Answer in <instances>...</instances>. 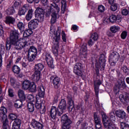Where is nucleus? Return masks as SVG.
I'll return each instance as SVG.
<instances>
[{"label":"nucleus","mask_w":129,"mask_h":129,"mask_svg":"<svg viewBox=\"0 0 129 129\" xmlns=\"http://www.w3.org/2000/svg\"><path fill=\"white\" fill-rule=\"evenodd\" d=\"M119 99L122 102H129V94L125 93L124 95H120Z\"/></svg>","instance_id":"a878e982"},{"label":"nucleus","mask_w":129,"mask_h":129,"mask_svg":"<svg viewBox=\"0 0 129 129\" xmlns=\"http://www.w3.org/2000/svg\"><path fill=\"white\" fill-rule=\"evenodd\" d=\"M27 107L28 110L30 112H33L35 110V107H34V102H28Z\"/></svg>","instance_id":"c756f323"},{"label":"nucleus","mask_w":129,"mask_h":129,"mask_svg":"<svg viewBox=\"0 0 129 129\" xmlns=\"http://www.w3.org/2000/svg\"><path fill=\"white\" fill-rule=\"evenodd\" d=\"M5 23L8 25H14L16 23V19L13 17L8 16L6 18Z\"/></svg>","instance_id":"393cba45"},{"label":"nucleus","mask_w":129,"mask_h":129,"mask_svg":"<svg viewBox=\"0 0 129 129\" xmlns=\"http://www.w3.org/2000/svg\"><path fill=\"white\" fill-rule=\"evenodd\" d=\"M31 82L28 80L24 81L22 83V88L25 90H28L30 88Z\"/></svg>","instance_id":"bb28decb"},{"label":"nucleus","mask_w":129,"mask_h":129,"mask_svg":"<svg viewBox=\"0 0 129 129\" xmlns=\"http://www.w3.org/2000/svg\"><path fill=\"white\" fill-rule=\"evenodd\" d=\"M62 123V129H69L71 127V123H72V121L69 118L68 115L65 114H63L60 119Z\"/></svg>","instance_id":"39448f33"},{"label":"nucleus","mask_w":129,"mask_h":129,"mask_svg":"<svg viewBox=\"0 0 129 129\" xmlns=\"http://www.w3.org/2000/svg\"><path fill=\"white\" fill-rule=\"evenodd\" d=\"M61 36H62V39L63 40V42H66V34L64 31H61Z\"/></svg>","instance_id":"13d9d810"},{"label":"nucleus","mask_w":129,"mask_h":129,"mask_svg":"<svg viewBox=\"0 0 129 129\" xmlns=\"http://www.w3.org/2000/svg\"><path fill=\"white\" fill-rule=\"evenodd\" d=\"M95 42V41L93 40L92 39L90 38V40L88 42V44L90 47H91L94 44Z\"/></svg>","instance_id":"6e6d98bb"},{"label":"nucleus","mask_w":129,"mask_h":129,"mask_svg":"<svg viewBox=\"0 0 129 129\" xmlns=\"http://www.w3.org/2000/svg\"><path fill=\"white\" fill-rule=\"evenodd\" d=\"M22 104H23L22 101L17 100L15 102L14 106L16 108H21L22 107Z\"/></svg>","instance_id":"37998d69"},{"label":"nucleus","mask_w":129,"mask_h":129,"mask_svg":"<svg viewBox=\"0 0 129 129\" xmlns=\"http://www.w3.org/2000/svg\"><path fill=\"white\" fill-rule=\"evenodd\" d=\"M122 69L123 72L125 73V74H127V75H129V69L127 68V67L124 66L122 68Z\"/></svg>","instance_id":"603ef678"},{"label":"nucleus","mask_w":129,"mask_h":129,"mask_svg":"<svg viewBox=\"0 0 129 129\" xmlns=\"http://www.w3.org/2000/svg\"><path fill=\"white\" fill-rule=\"evenodd\" d=\"M12 70L15 74H20V72H21V69H20V67L17 65L14 66Z\"/></svg>","instance_id":"72a5a7b5"},{"label":"nucleus","mask_w":129,"mask_h":129,"mask_svg":"<svg viewBox=\"0 0 129 129\" xmlns=\"http://www.w3.org/2000/svg\"><path fill=\"white\" fill-rule=\"evenodd\" d=\"M99 62L100 63V65L98 64V62H96L95 64V67L96 68V71L97 74L99 73V67L101 71H103V70H104V68H105V56L104 54L101 55L99 58Z\"/></svg>","instance_id":"423d86ee"},{"label":"nucleus","mask_w":129,"mask_h":129,"mask_svg":"<svg viewBox=\"0 0 129 129\" xmlns=\"http://www.w3.org/2000/svg\"><path fill=\"white\" fill-rule=\"evenodd\" d=\"M121 14L123 16H127V15H128V10L126 9H123L122 10Z\"/></svg>","instance_id":"bf43d9fd"},{"label":"nucleus","mask_w":129,"mask_h":129,"mask_svg":"<svg viewBox=\"0 0 129 129\" xmlns=\"http://www.w3.org/2000/svg\"><path fill=\"white\" fill-rule=\"evenodd\" d=\"M32 34H33V31H32V29H28L24 31L23 33V37H24V38H27V37L31 36Z\"/></svg>","instance_id":"473e14b6"},{"label":"nucleus","mask_w":129,"mask_h":129,"mask_svg":"<svg viewBox=\"0 0 129 129\" xmlns=\"http://www.w3.org/2000/svg\"><path fill=\"white\" fill-rule=\"evenodd\" d=\"M120 127L121 129H129V124L124 122H120Z\"/></svg>","instance_id":"58836bf2"},{"label":"nucleus","mask_w":129,"mask_h":129,"mask_svg":"<svg viewBox=\"0 0 129 129\" xmlns=\"http://www.w3.org/2000/svg\"><path fill=\"white\" fill-rule=\"evenodd\" d=\"M67 107V104L66 103V100L64 99H61L59 102L58 106V112L57 115L58 116H61V114H63L66 110Z\"/></svg>","instance_id":"9d476101"},{"label":"nucleus","mask_w":129,"mask_h":129,"mask_svg":"<svg viewBox=\"0 0 129 129\" xmlns=\"http://www.w3.org/2000/svg\"><path fill=\"white\" fill-rule=\"evenodd\" d=\"M61 13L62 14H64L65 13V11H66V8L67 7V4L66 0H62L61 1Z\"/></svg>","instance_id":"7c9ffc66"},{"label":"nucleus","mask_w":129,"mask_h":129,"mask_svg":"<svg viewBox=\"0 0 129 129\" xmlns=\"http://www.w3.org/2000/svg\"><path fill=\"white\" fill-rule=\"evenodd\" d=\"M82 69H83V67H82V63H76L74 68V72L76 75L80 76L82 73Z\"/></svg>","instance_id":"f3484780"},{"label":"nucleus","mask_w":129,"mask_h":129,"mask_svg":"<svg viewBox=\"0 0 129 129\" xmlns=\"http://www.w3.org/2000/svg\"><path fill=\"white\" fill-rule=\"evenodd\" d=\"M109 116L110 117V120H111L113 122H114L115 120H116L114 112H111V113H109Z\"/></svg>","instance_id":"a19ab883"},{"label":"nucleus","mask_w":129,"mask_h":129,"mask_svg":"<svg viewBox=\"0 0 129 129\" xmlns=\"http://www.w3.org/2000/svg\"><path fill=\"white\" fill-rule=\"evenodd\" d=\"M33 17V9L29 10L26 16L27 21H30Z\"/></svg>","instance_id":"2f4dec72"},{"label":"nucleus","mask_w":129,"mask_h":129,"mask_svg":"<svg viewBox=\"0 0 129 129\" xmlns=\"http://www.w3.org/2000/svg\"><path fill=\"white\" fill-rule=\"evenodd\" d=\"M121 16L118 15L116 16V22H117V23H120L121 22Z\"/></svg>","instance_id":"680f3d73"},{"label":"nucleus","mask_w":129,"mask_h":129,"mask_svg":"<svg viewBox=\"0 0 129 129\" xmlns=\"http://www.w3.org/2000/svg\"><path fill=\"white\" fill-rule=\"evenodd\" d=\"M90 38L92 39V40L95 41V42H96V41H97V40H98V34H97V33L95 32L94 33H93L90 37Z\"/></svg>","instance_id":"79ce46f5"},{"label":"nucleus","mask_w":129,"mask_h":129,"mask_svg":"<svg viewBox=\"0 0 129 129\" xmlns=\"http://www.w3.org/2000/svg\"><path fill=\"white\" fill-rule=\"evenodd\" d=\"M39 20H32L30 22H29L28 23V27L29 29L31 30H33V29H36V28L38 27V26L39 25Z\"/></svg>","instance_id":"6ab92c4d"},{"label":"nucleus","mask_w":129,"mask_h":129,"mask_svg":"<svg viewBox=\"0 0 129 129\" xmlns=\"http://www.w3.org/2000/svg\"><path fill=\"white\" fill-rule=\"evenodd\" d=\"M28 90H29L30 92H36L37 90L36 85H35L34 83H31Z\"/></svg>","instance_id":"e433bc0d"},{"label":"nucleus","mask_w":129,"mask_h":129,"mask_svg":"<svg viewBox=\"0 0 129 129\" xmlns=\"http://www.w3.org/2000/svg\"><path fill=\"white\" fill-rule=\"evenodd\" d=\"M94 118L95 124L101 123V119H100V118L98 116H97V115L94 114Z\"/></svg>","instance_id":"4c0bfd02"},{"label":"nucleus","mask_w":129,"mask_h":129,"mask_svg":"<svg viewBox=\"0 0 129 129\" xmlns=\"http://www.w3.org/2000/svg\"><path fill=\"white\" fill-rule=\"evenodd\" d=\"M98 10L100 12V13H102V12H104L105 8L103 6L100 5L98 7Z\"/></svg>","instance_id":"4d7b16f0"},{"label":"nucleus","mask_w":129,"mask_h":129,"mask_svg":"<svg viewBox=\"0 0 129 129\" xmlns=\"http://www.w3.org/2000/svg\"><path fill=\"white\" fill-rule=\"evenodd\" d=\"M6 13L7 15H14V14H15L16 12L15 11V9H14L13 7H10L6 10Z\"/></svg>","instance_id":"ea45409f"},{"label":"nucleus","mask_w":129,"mask_h":129,"mask_svg":"<svg viewBox=\"0 0 129 129\" xmlns=\"http://www.w3.org/2000/svg\"><path fill=\"white\" fill-rule=\"evenodd\" d=\"M0 36L1 37L4 36V27L2 24H0Z\"/></svg>","instance_id":"052dcab7"},{"label":"nucleus","mask_w":129,"mask_h":129,"mask_svg":"<svg viewBox=\"0 0 129 129\" xmlns=\"http://www.w3.org/2000/svg\"><path fill=\"white\" fill-rule=\"evenodd\" d=\"M118 7V5L117 4H112L111 6V10L113 12H115L117 10V8Z\"/></svg>","instance_id":"09e8293b"},{"label":"nucleus","mask_w":129,"mask_h":129,"mask_svg":"<svg viewBox=\"0 0 129 129\" xmlns=\"http://www.w3.org/2000/svg\"><path fill=\"white\" fill-rule=\"evenodd\" d=\"M8 95L10 97H14L15 96V92L13 89L9 88L8 89Z\"/></svg>","instance_id":"c03bdc74"},{"label":"nucleus","mask_w":129,"mask_h":129,"mask_svg":"<svg viewBox=\"0 0 129 129\" xmlns=\"http://www.w3.org/2000/svg\"><path fill=\"white\" fill-rule=\"evenodd\" d=\"M110 30L112 33H116V32H118L120 30V28L118 26L113 25L110 27Z\"/></svg>","instance_id":"f704fd0d"},{"label":"nucleus","mask_w":129,"mask_h":129,"mask_svg":"<svg viewBox=\"0 0 129 129\" xmlns=\"http://www.w3.org/2000/svg\"><path fill=\"white\" fill-rule=\"evenodd\" d=\"M27 99L29 100V102H34L35 103V98L33 95H28L27 96Z\"/></svg>","instance_id":"8fccbe9b"},{"label":"nucleus","mask_w":129,"mask_h":129,"mask_svg":"<svg viewBox=\"0 0 129 129\" xmlns=\"http://www.w3.org/2000/svg\"><path fill=\"white\" fill-rule=\"evenodd\" d=\"M5 51V46L2 45H0V52H4Z\"/></svg>","instance_id":"774afa93"},{"label":"nucleus","mask_w":129,"mask_h":129,"mask_svg":"<svg viewBox=\"0 0 129 129\" xmlns=\"http://www.w3.org/2000/svg\"><path fill=\"white\" fill-rule=\"evenodd\" d=\"M10 44L13 45L16 50H22L28 46V41L24 38L19 39L18 31L12 30L10 32Z\"/></svg>","instance_id":"f257e3e1"},{"label":"nucleus","mask_w":129,"mask_h":129,"mask_svg":"<svg viewBox=\"0 0 129 129\" xmlns=\"http://www.w3.org/2000/svg\"><path fill=\"white\" fill-rule=\"evenodd\" d=\"M38 95L36 96V101L35 103V107L39 109L42 107V103H43V100L42 98H44L45 96V88L44 86H40L38 88Z\"/></svg>","instance_id":"20e7f679"},{"label":"nucleus","mask_w":129,"mask_h":129,"mask_svg":"<svg viewBox=\"0 0 129 129\" xmlns=\"http://www.w3.org/2000/svg\"><path fill=\"white\" fill-rule=\"evenodd\" d=\"M119 88H125V83L124 82V80H118V85Z\"/></svg>","instance_id":"c9c22d12"},{"label":"nucleus","mask_w":129,"mask_h":129,"mask_svg":"<svg viewBox=\"0 0 129 129\" xmlns=\"http://www.w3.org/2000/svg\"><path fill=\"white\" fill-rule=\"evenodd\" d=\"M29 10V5L25 4L23 5V6L18 11V15L19 16H24L27 13V11Z\"/></svg>","instance_id":"412c9836"},{"label":"nucleus","mask_w":129,"mask_h":129,"mask_svg":"<svg viewBox=\"0 0 129 129\" xmlns=\"http://www.w3.org/2000/svg\"><path fill=\"white\" fill-rule=\"evenodd\" d=\"M121 39H123V40H124L125 38H126V36H127V33L126 31H123L121 34Z\"/></svg>","instance_id":"864d4df0"},{"label":"nucleus","mask_w":129,"mask_h":129,"mask_svg":"<svg viewBox=\"0 0 129 129\" xmlns=\"http://www.w3.org/2000/svg\"><path fill=\"white\" fill-rule=\"evenodd\" d=\"M101 114L102 117V121L104 124V127L105 128L109 129L113 125L112 124V122L111 120L109 119V118L107 117L106 114L104 112H101Z\"/></svg>","instance_id":"6e6552de"},{"label":"nucleus","mask_w":129,"mask_h":129,"mask_svg":"<svg viewBox=\"0 0 129 129\" xmlns=\"http://www.w3.org/2000/svg\"><path fill=\"white\" fill-rule=\"evenodd\" d=\"M109 19L111 23H115L116 22V16L115 15H111Z\"/></svg>","instance_id":"49530a36"},{"label":"nucleus","mask_w":129,"mask_h":129,"mask_svg":"<svg viewBox=\"0 0 129 129\" xmlns=\"http://www.w3.org/2000/svg\"><path fill=\"white\" fill-rule=\"evenodd\" d=\"M10 82L11 83L12 86H13L14 88L17 87V84H16V81L15 80V79L11 78L10 79Z\"/></svg>","instance_id":"3c124183"},{"label":"nucleus","mask_w":129,"mask_h":129,"mask_svg":"<svg viewBox=\"0 0 129 129\" xmlns=\"http://www.w3.org/2000/svg\"><path fill=\"white\" fill-rule=\"evenodd\" d=\"M45 12L44 10L41 8H37L35 11V16L37 18L39 22L44 21Z\"/></svg>","instance_id":"ddd939ff"},{"label":"nucleus","mask_w":129,"mask_h":129,"mask_svg":"<svg viewBox=\"0 0 129 129\" xmlns=\"http://www.w3.org/2000/svg\"><path fill=\"white\" fill-rule=\"evenodd\" d=\"M6 113H7V108L5 107H1L0 108V118L3 121L4 125L8 123V116Z\"/></svg>","instance_id":"9b49d317"},{"label":"nucleus","mask_w":129,"mask_h":129,"mask_svg":"<svg viewBox=\"0 0 129 129\" xmlns=\"http://www.w3.org/2000/svg\"><path fill=\"white\" fill-rule=\"evenodd\" d=\"M110 22V20L109 18H106L104 20V23L106 25H107V24H109Z\"/></svg>","instance_id":"338daca9"},{"label":"nucleus","mask_w":129,"mask_h":129,"mask_svg":"<svg viewBox=\"0 0 129 129\" xmlns=\"http://www.w3.org/2000/svg\"><path fill=\"white\" fill-rule=\"evenodd\" d=\"M95 129H102V125H101V123L99 124H95Z\"/></svg>","instance_id":"e2e57ef3"},{"label":"nucleus","mask_w":129,"mask_h":129,"mask_svg":"<svg viewBox=\"0 0 129 129\" xmlns=\"http://www.w3.org/2000/svg\"><path fill=\"white\" fill-rule=\"evenodd\" d=\"M18 94L19 98L22 100L26 99V95H25V92L22 90H19L18 92Z\"/></svg>","instance_id":"c85d7f7f"},{"label":"nucleus","mask_w":129,"mask_h":129,"mask_svg":"<svg viewBox=\"0 0 129 129\" xmlns=\"http://www.w3.org/2000/svg\"><path fill=\"white\" fill-rule=\"evenodd\" d=\"M22 4V1L20 0H16L14 3V6L15 8H19L21 7V5Z\"/></svg>","instance_id":"de8ad7c7"},{"label":"nucleus","mask_w":129,"mask_h":129,"mask_svg":"<svg viewBox=\"0 0 129 129\" xmlns=\"http://www.w3.org/2000/svg\"><path fill=\"white\" fill-rule=\"evenodd\" d=\"M9 117L12 120H15L13 123L12 129H20V127H21V119H17V117H18L17 114L11 113Z\"/></svg>","instance_id":"0eeeda50"},{"label":"nucleus","mask_w":129,"mask_h":129,"mask_svg":"<svg viewBox=\"0 0 129 129\" xmlns=\"http://www.w3.org/2000/svg\"><path fill=\"white\" fill-rule=\"evenodd\" d=\"M32 78L33 81H35V82H38V81H39L41 79V72H36L34 71V72L32 76Z\"/></svg>","instance_id":"b1692460"},{"label":"nucleus","mask_w":129,"mask_h":129,"mask_svg":"<svg viewBox=\"0 0 129 129\" xmlns=\"http://www.w3.org/2000/svg\"><path fill=\"white\" fill-rule=\"evenodd\" d=\"M43 69H44V65H43V64L39 63L35 65L34 71L41 72Z\"/></svg>","instance_id":"cd10ccee"},{"label":"nucleus","mask_w":129,"mask_h":129,"mask_svg":"<svg viewBox=\"0 0 129 129\" xmlns=\"http://www.w3.org/2000/svg\"><path fill=\"white\" fill-rule=\"evenodd\" d=\"M50 81L55 88L59 87V85H60V78L54 75V73H52L51 77H50Z\"/></svg>","instance_id":"4468645a"},{"label":"nucleus","mask_w":129,"mask_h":129,"mask_svg":"<svg viewBox=\"0 0 129 129\" xmlns=\"http://www.w3.org/2000/svg\"><path fill=\"white\" fill-rule=\"evenodd\" d=\"M30 126L34 129H43V127H44V125H43V124L40 123V122L34 119H32L31 121Z\"/></svg>","instance_id":"dca6fc26"},{"label":"nucleus","mask_w":129,"mask_h":129,"mask_svg":"<svg viewBox=\"0 0 129 129\" xmlns=\"http://www.w3.org/2000/svg\"><path fill=\"white\" fill-rule=\"evenodd\" d=\"M68 99V104L69 106V111H72V110H74V101L72 100V96L70 95H68L67 97Z\"/></svg>","instance_id":"5701e85b"},{"label":"nucleus","mask_w":129,"mask_h":129,"mask_svg":"<svg viewBox=\"0 0 129 129\" xmlns=\"http://www.w3.org/2000/svg\"><path fill=\"white\" fill-rule=\"evenodd\" d=\"M17 27L19 30H24L25 28V25H24V23L21 22H19L17 24Z\"/></svg>","instance_id":"a18cd8bd"},{"label":"nucleus","mask_w":129,"mask_h":129,"mask_svg":"<svg viewBox=\"0 0 129 129\" xmlns=\"http://www.w3.org/2000/svg\"><path fill=\"white\" fill-rule=\"evenodd\" d=\"M80 55L82 58H86L87 57V44L83 43L81 47Z\"/></svg>","instance_id":"2eb2a0df"},{"label":"nucleus","mask_w":129,"mask_h":129,"mask_svg":"<svg viewBox=\"0 0 129 129\" xmlns=\"http://www.w3.org/2000/svg\"><path fill=\"white\" fill-rule=\"evenodd\" d=\"M49 113L51 118L55 119L57 114L58 115V108L55 106L51 107Z\"/></svg>","instance_id":"4be33fe9"},{"label":"nucleus","mask_w":129,"mask_h":129,"mask_svg":"<svg viewBox=\"0 0 129 129\" xmlns=\"http://www.w3.org/2000/svg\"><path fill=\"white\" fill-rule=\"evenodd\" d=\"M116 115L120 119H124L126 116V113L123 110L119 109L115 111Z\"/></svg>","instance_id":"aec40b11"},{"label":"nucleus","mask_w":129,"mask_h":129,"mask_svg":"<svg viewBox=\"0 0 129 129\" xmlns=\"http://www.w3.org/2000/svg\"><path fill=\"white\" fill-rule=\"evenodd\" d=\"M41 3L43 6H47L48 5V0H41Z\"/></svg>","instance_id":"0e129e2a"},{"label":"nucleus","mask_w":129,"mask_h":129,"mask_svg":"<svg viewBox=\"0 0 129 129\" xmlns=\"http://www.w3.org/2000/svg\"><path fill=\"white\" fill-rule=\"evenodd\" d=\"M83 118H81V119L80 120H79L77 123H76V125L77 126H78L79 125V124H80V123H82V124L83 123H86V124H87V123H86V122H85V121H84V122H83ZM81 128H82V127H81Z\"/></svg>","instance_id":"5fc2aeb1"},{"label":"nucleus","mask_w":129,"mask_h":129,"mask_svg":"<svg viewBox=\"0 0 129 129\" xmlns=\"http://www.w3.org/2000/svg\"><path fill=\"white\" fill-rule=\"evenodd\" d=\"M45 60L50 68H54V64L53 63V58L51 56V55L49 52L45 53Z\"/></svg>","instance_id":"a211bd4d"},{"label":"nucleus","mask_w":129,"mask_h":129,"mask_svg":"<svg viewBox=\"0 0 129 129\" xmlns=\"http://www.w3.org/2000/svg\"><path fill=\"white\" fill-rule=\"evenodd\" d=\"M37 48L34 46H31L28 50V59L29 62H33L37 56Z\"/></svg>","instance_id":"1a4fd4ad"},{"label":"nucleus","mask_w":129,"mask_h":129,"mask_svg":"<svg viewBox=\"0 0 129 129\" xmlns=\"http://www.w3.org/2000/svg\"><path fill=\"white\" fill-rule=\"evenodd\" d=\"M119 59V54L116 52H113L111 53L109 57V61L110 64L114 65L116 62L118 61Z\"/></svg>","instance_id":"f8f14e48"},{"label":"nucleus","mask_w":129,"mask_h":129,"mask_svg":"<svg viewBox=\"0 0 129 129\" xmlns=\"http://www.w3.org/2000/svg\"><path fill=\"white\" fill-rule=\"evenodd\" d=\"M94 88H95V92L96 95V96H98V93L99 92V91L98 90V87L95 86Z\"/></svg>","instance_id":"69168bd1"},{"label":"nucleus","mask_w":129,"mask_h":129,"mask_svg":"<svg viewBox=\"0 0 129 129\" xmlns=\"http://www.w3.org/2000/svg\"><path fill=\"white\" fill-rule=\"evenodd\" d=\"M51 2H53V4H51L50 7H49V10L47 12V15L51 14V19L50 20V23L52 25L56 23L57 21V15L59 12H60V8L59 6L56 4L55 3H57L60 2V0H50Z\"/></svg>","instance_id":"7ed1b4c3"},{"label":"nucleus","mask_w":129,"mask_h":129,"mask_svg":"<svg viewBox=\"0 0 129 129\" xmlns=\"http://www.w3.org/2000/svg\"><path fill=\"white\" fill-rule=\"evenodd\" d=\"M54 26H50V34L53 37V45L52 46V52L57 57L58 56V49H59V41H60V35L61 34V29L58 28L56 32Z\"/></svg>","instance_id":"f03ea898"}]
</instances>
